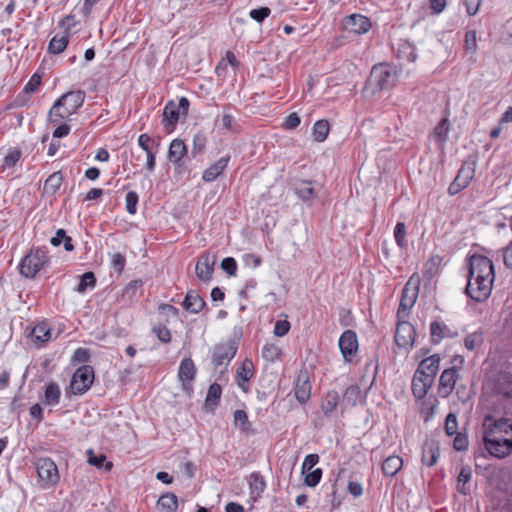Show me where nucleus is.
Here are the masks:
<instances>
[{
  "instance_id": "obj_40",
  "label": "nucleus",
  "mask_w": 512,
  "mask_h": 512,
  "mask_svg": "<svg viewBox=\"0 0 512 512\" xmlns=\"http://www.w3.org/2000/svg\"><path fill=\"white\" fill-rule=\"evenodd\" d=\"M446 326L444 324L439 323L438 321H433L430 324V335L431 340L434 344L439 343L445 337Z\"/></svg>"
},
{
  "instance_id": "obj_32",
  "label": "nucleus",
  "mask_w": 512,
  "mask_h": 512,
  "mask_svg": "<svg viewBox=\"0 0 512 512\" xmlns=\"http://www.w3.org/2000/svg\"><path fill=\"white\" fill-rule=\"evenodd\" d=\"M447 118H442L441 122L438 126L435 127L431 139L435 141L438 148L443 149L446 141V136L448 133V126L446 124Z\"/></svg>"
},
{
  "instance_id": "obj_23",
  "label": "nucleus",
  "mask_w": 512,
  "mask_h": 512,
  "mask_svg": "<svg viewBox=\"0 0 512 512\" xmlns=\"http://www.w3.org/2000/svg\"><path fill=\"white\" fill-rule=\"evenodd\" d=\"M205 305L204 300L193 290H189L183 301V307L186 311L191 313L200 312Z\"/></svg>"
},
{
  "instance_id": "obj_12",
  "label": "nucleus",
  "mask_w": 512,
  "mask_h": 512,
  "mask_svg": "<svg viewBox=\"0 0 512 512\" xmlns=\"http://www.w3.org/2000/svg\"><path fill=\"white\" fill-rule=\"evenodd\" d=\"M339 348L345 362H350L358 352L357 335L352 330H346L339 338Z\"/></svg>"
},
{
  "instance_id": "obj_47",
  "label": "nucleus",
  "mask_w": 512,
  "mask_h": 512,
  "mask_svg": "<svg viewBox=\"0 0 512 512\" xmlns=\"http://www.w3.org/2000/svg\"><path fill=\"white\" fill-rule=\"evenodd\" d=\"M304 483L309 487H315L321 480L322 470L320 468L307 471L305 474Z\"/></svg>"
},
{
  "instance_id": "obj_36",
  "label": "nucleus",
  "mask_w": 512,
  "mask_h": 512,
  "mask_svg": "<svg viewBox=\"0 0 512 512\" xmlns=\"http://www.w3.org/2000/svg\"><path fill=\"white\" fill-rule=\"evenodd\" d=\"M296 194L303 200V201H310L314 198L315 193L314 189L311 186L310 181H301L296 185Z\"/></svg>"
},
{
  "instance_id": "obj_17",
  "label": "nucleus",
  "mask_w": 512,
  "mask_h": 512,
  "mask_svg": "<svg viewBox=\"0 0 512 512\" xmlns=\"http://www.w3.org/2000/svg\"><path fill=\"white\" fill-rule=\"evenodd\" d=\"M216 262L215 256L210 255H202L199 260L197 261L195 272L197 277L202 281H208L210 280L212 273H213V267Z\"/></svg>"
},
{
  "instance_id": "obj_14",
  "label": "nucleus",
  "mask_w": 512,
  "mask_h": 512,
  "mask_svg": "<svg viewBox=\"0 0 512 512\" xmlns=\"http://www.w3.org/2000/svg\"><path fill=\"white\" fill-rule=\"evenodd\" d=\"M236 352L237 346L233 341L217 345L213 352V363L215 367L228 365L236 355Z\"/></svg>"
},
{
  "instance_id": "obj_28",
  "label": "nucleus",
  "mask_w": 512,
  "mask_h": 512,
  "mask_svg": "<svg viewBox=\"0 0 512 512\" xmlns=\"http://www.w3.org/2000/svg\"><path fill=\"white\" fill-rule=\"evenodd\" d=\"M222 394L221 386L217 383L210 385L205 399V408L213 411L218 405Z\"/></svg>"
},
{
  "instance_id": "obj_35",
  "label": "nucleus",
  "mask_w": 512,
  "mask_h": 512,
  "mask_svg": "<svg viewBox=\"0 0 512 512\" xmlns=\"http://www.w3.org/2000/svg\"><path fill=\"white\" fill-rule=\"evenodd\" d=\"M472 470L470 467H462L461 471L457 478V489L462 494H467L469 492V487H467V483L471 480Z\"/></svg>"
},
{
  "instance_id": "obj_2",
  "label": "nucleus",
  "mask_w": 512,
  "mask_h": 512,
  "mask_svg": "<svg viewBox=\"0 0 512 512\" xmlns=\"http://www.w3.org/2000/svg\"><path fill=\"white\" fill-rule=\"evenodd\" d=\"M484 427V443L488 452L497 458L509 455L512 450V424L509 420H493L492 416H486Z\"/></svg>"
},
{
  "instance_id": "obj_64",
  "label": "nucleus",
  "mask_w": 512,
  "mask_h": 512,
  "mask_svg": "<svg viewBox=\"0 0 512 512\" xmlns=\"http://www.w3.org/2000/svg\"><path fill=\"white\" fill-rule=\"evenodd\" d=\"M503 258L506 267L512 269V241L504 249Z\"/></svg>"
},
{
  "instance_id": "obj_45",
  "label": "nucleus",
  "mask_w": 512,
  "mask_h": 512,
  "mask_svg": "<svg viewBox=\"0 0 512 512\" xmlns=\"http://www.w3.org/2000/svg\"><path fill=\"white\" fill-rule=\"evenodd\" d=\"M394 237L396 243L401 247L404 248L407 246V240H406V226L403 222H398L396 224L395 230H394Z\"/></svg>"
},
{
  "instance_id": "obj_51",
  "label": "nucleus",
  "mask_w": 512,
  "mask_h": 512,
  "mask_svg": "<svg viewBox=\"0 0 512 512\" xmlns=\"http://www.w3.org/2000/svg\"><path fill=\"white\" fill-rule=\"evenodd\" d=\"M222 269L230 276H234L237 270V263L234 258L227 257L221 262Z\"/></svg>"
},
{
  "instance_id": "obj_18",
  "label": "nucleus",
  "mask_w": 512,
  "mask_h": 512,
  "mask_svg": "<svg viewBox=\"0 0 512 512\" xmlns=\"http://www.w3.org/2000/svg\"><path fill=\"white\" fill-rule=\"evenodd\" d=\"M440 364V357L438 354H434L428 358H425L422 360L419 364L418 369L416 370L417 373H420V375H423L430 380L434 381V377L438 372Z\"/></svg>"
},
{
  "instance_id": "obj_15",
  "label": "nucleus",
  "mask_w": 512,
  "mask_h": 512,
  "mask_svg": "<svg viewBox=\"0 0 512 512\" xmlns=\"http://www.w3.org/2000/svg\"><path fill=\"white\" fill-rule=\"evenodd\" d=\"M196 367L191 358H184L179 367L178 378L182 383L183 390L187 393L192 392V382L195 378Z\"/></svg>"
},
{
  "instance_id": "obj_58",
  "label": "nucleus",
  "mask_w": 512,
  "mask_h": 512,
  "mask_svg": "<svg viewBox=\"0 0 512 512\" xmlns=\"http://www.w3.org/2000/svg\"><path fill=\"white\" fill-rule=\"evenodd\" d=\"M21 152L17 149L11 150L4 158L5 165L8 167L14 166L20 159Z\"/></svg>"
},
{
  "instance_id": "obj_39",
  "label": "nucleus",
  "mask_w": 512,
  "mask_h": 512,
  "mask_svg": "<svg viewBox=\"0 0 512 512\" xmlns=\"http://www.w3.org/2000/svg\"><path fill=\"white\" fill-rule=\"evenodd\" d=\"M329 133V123L326 120H319L314 124L313 136L318 142L324 141Z\"/></svg>"
},
{
  "instance_id": "obj_3",
  "label": "nucleus",
  "mask_w": 512,
  "mask_h": 512,
  "mask_svg": "<svg viewBox=\"0 0 512 512\" xmlns=\"http://www.w3.org/2000/svg\"><path fill=\"white\" fill-rule=\"evenodd\" d=\"M84 92L70 91L63 94L51 107L48 113L50 123L59 124L73 115L84 103Z\"/></svg>"
},
{
  "instance_id": "obj_53",
  "label": "nucleus",
  "mask_w": 512,
  "mask_h": 512,
  "mask_svg": "<svg viewBox=\"0 0 512 512\" xmlns=\"http://www.w3.org/2000/svg\"><path fill=\"white\" fill-rule=\"evenodd\" d=\"M453 447L457 451L466 450L468 447V438L466 434L457 433L453 440Z\"/></svg>"
},
{
  "instance_id": "obj_42",
  "label": "nucleus",
  "mask_w": 512,
  "mask_h": 512,
  "mask_svg": "<svg viewBox=\"0 0 512 512\" xmlns=\"http://www.w3.org/2000/svg\"><path fill=\"white\" fill-rule=\"evenodd\" d=\"M95 284L96 279L94 274L92 272H86L81 276L76 291L79 293H83L87 288H93Z\"/></svg>"
},
{
  "instance_id": "obj_43",
  "label": "nucleus",
  "mask_w": 512,
  "mask_h": 512,
  "mask_svg": "<svg viewBox=\"0 0 512 512\" xmlns=\"http://www.w3.org/2000/svg\"><path fill=\"white\" fill-rule=\"evenodd\" d=\"M442 262L443 258L438 255L430 257V259L425 264V274L428 275L429 277L435 275L438 272L440 266L442 265Z\"/></svg>"
},
{
  "instance_id": "obj_26",
  "label": "nucleus",
  "mask_w": 512,
  "mask_h": 512,
  "mask_svg": "<svg viewBox=\"0 0 512 512\" xmlns=\"http://www.w3.org/2000/svg\"><path fill=\"white\" fill-rule=\"evenodd\" d=\"M31 339L38 345H42L51 337L50 328L46 322L38 323L31 331Z\"/></svg>"
},
{
  "instance_id": "obj_33",
  "label": "nucleus",
  "mask_w": 512,
  "mask_h": 512,
  "mask_svg": "<svg viewBox=\"0 0 512 512\" xmlns=\"http://www.w3.org/2000/svg\"><path fill=\"white\" fill-rule=\"evenodd\" d=\"M70 34H63L61 36L55 35L49 43L48 50L52 54L62 53L69 42Z\"/></svg>"
},
{
  "instance_id": "obj_38",
  "label": "nucleus",
  "mask_w": 512,
  "mask_h": 512,
  "mask_svg": "<svg viewBox=\"0 0 512 512\" xmlns=\"http://www.w3.org/2000/svg\"><path fill=\"white\" fill-rule=\"evenodd\" d=\"M281 355V349L273 344V343H266L262 348V357L269 362H275L280 358Z\"/></svg>"
},
{
  "instance_id": "obj_34",
  "label": "nucleus",
  "mask_w": 512,
  "mask_h": 512,
  "mask_svg": "<svg viewBox=\"0 0 512 512\" xmlns=\"http://www.w3.org/2000/svg\"><path fill=\"white\" fill-rule=\"evenodd\" d=\"M61 391L58 384L51 382L46 386L44 403L46 405H57L59 403Z\"/></svg>"
},
{
  "instance_id": "obj_59",
  "label": "nucleus",
  "mask_w": 512,
  "mask_h": 512,
  "mask_svg": "<svg viewBox=\"0 0 512 512\" xmlns=\"http://www.w3.org/2000/svg\"><path fill=\"white\" fill-rule=\"evenodd\" d=\"M154 332L161 342H163V343L170 342L171 334H170V331L165 326L155 327Z\"/></svg>"
},
{
  "instance_id": "obj_5",
  "label": "nucleus",
  "mask_w": 512,
  "mask_h": 512,
  "mask_svg": "<svg viewBox=\"0 0 512 512\" xmlns=\"http://www.w3.org/2000/svg\"><path fill=\"white\" fill-rule=\"evenodd\" d=\"M493 393L494 402L512 400V375L508 372H498L493 375L486 385Z\"/></svg>"
},
{
  "instance_id": "obj_4",
  "label": "nucleus",
  "mask_w": 512,
  "mask_h": 512,
  "mask_svg": "<svg viewBox=\"0 0 512 512\" xmlns=\"http://www.w3.org/2000/svg\"><path fill=\"white\" fill-rule=\"evenodd\" d=\"M420 288V277L416 274L412 275L405 284L401 300L397 312L398 319H406L412 307L415 305L418 298Z\"/></svg>"
},
{
  "instance_id": "obj_24",
  "label": "nucleus",
  "mask_w": 512,
  "mask_h": 512,
  "mask_svg": "<svg viewBox=\"0 0 512 512\" xmlns=\"http://www.w3.org/2000/svg\"><path fill=\"white\" fill-rule=\"evenodd\" d=\"M179 106L174 101H169L163 110V124L172 130L179 120Z\"/></svg>"
},
{
  "instance_id": "obj_1",
  "label": "nucleus",
  "mask_w": 512,
  "mask_h": 512,
  "mask_svg": "<svg viewBox=\"0 0 512 512\" xmlns=\"http://www.w3.org/2000/svg\"><path fill=\"white\" fill-rule=\"evenodd\" d=\"M467 295L477 301H485L492 292L495 279L492 261L483 255H473L469 262Z\"/></svg>"
},
{
  "instance_id": "obj_49",
  "label": "nucleus",
  "mask_w": 512,
  "mask_h": 512,
  "mask_svg": "<svg viewBox=\"0 0 512 512\" xmlns=\"http://www.w3.org/2000/svg\"><path fill=\"white\" fill-rule=\"evenodd\" d=\"M126 210L129 214L134 215L137 211L138 195L134 191L126 194Z\"/></svg>"
},
{
  "instance_id": "obj_48",
  "label": "nucleus",
  "mask_w": 512,
  "mask_h": 512,
  "mask_svg": "<svg viewBox=\"0 0 512 512\" xmlns=\"http://www.w3.org/2000/svg\"><path fill=\"white\" fill-rule=\"evenodd\" d=\"M465 50L468 53L475 54L477 50V38H476V31L470 30L467 31L465 34Z\"/></svg>"
},
{
  "instance_id": "obj_10",
  "label": "nucleus",
  "mask_w": 512,
  "mask_h": 512,
  "mask_svg": "<svg viewBox=\"0 0 512 512\" xmlns=\"http://www.w3.org/2000/svg\"><path fill=\"white\" fill-rule=\"evenodd\" d=\"M396 80L395 71L386 64L374 66L371 71L370 82L375 84L379 90L392 87Z\"/></svg>"
},
{
  "instance_id": "obj_22",
  "label": "nucleus",
  "mask_w": 512,
  "mask_h": 512,
  "mask_svg": "<svg viewBox=\"0 0 512 512\" xmlns=\"http://www.w3.org/2000/svg\"><path fill=\"white\" fill-rule=\"evenodd\" d=\"M432 383L433 381L429 378L415 372L412 380V391L414 396L419 399L423 398L427 394Z\"/></svg>"
},
{
  "instance_id": "obj_57",
  "label": "nucleus",
  "mask_w": 512,
  "mask_h": 512,
  "mask_svg": "<svg viewBox=\"0 0 512 512\" xmlns=\"http://www.w3.org/2000/svg\"><path fill=\"white\" fill-rule=\"evenodd\" d=\"M290 330V323L287 320H279L275 323L274 334L277 337L285 336Z\"/></svg>"
},
{
  "instance_id": "obj_29",
  "label": "nucleus",
  "mask_w": 512,
  "mask_h": 512,
  "mask_svg": "<svg viewBox=\"0 0 512 512\" xmlns=\"http://www.w3.org/2000/svg\"><path fill=\"white\" fill-rule=\"evenodd\" d=\"M402 466L403 460L401 457L389 456L384 460L382 470L385 475L392 477L398 473Z\"/></svg>"
},
{
  "instance_id": "obj_52",
  "label": "nucleus",
  "mask_w": 512,
  "mask_h": 512,
  "mask_svg": "<svg viewBox=\"0 0 512 512\" xmlns=\"http://www.w3.org/2000/svg\"><path fill=\"white\" fill-rule=\"evenodd\" d=\"M271 13V10L268 7H261L258 9H253L250 11V17L261 23L265 18H267Z\"/></svg>"
},
{
  "instance_id": "obj_7",
  "label": "nucleus",
  "mask_w": 512,
  "mask_h": 512,
  "mask_svg": "<svg viewBox=\"0 0 512 512\" xmlns=\"http://www.w3.org/2000/svg\"><path fill=\"white\" fill-rule=\"evenodd\" d=\"M47 262V256L41 249L32 250L20 263V273L26 278H33Z\"/></svg>"
},
{
  "instance_id": "obj_63",
  "label": "nucleus",
  "mask_w": 512,
  "mask_h": 512,
  "mask_svg": "<svg viewBox=\"0 0 512 512\" xmlns=\"http://www.w3.org/2000/svg\"><path fill=\"white\" fill-rule=\"evenodd\" d=\"M300 124V118L296 113H291L288 117H286L284 122V127L286 129H295Z\"/></svg>"
},
{
  "instance_id": "obj_62",
  "label": "nucleus",
  "mask_w": 512,
  "mask_h": 512,
  "mask_svg": "<svg viewBox=\"0 0 512 512\" xmlns=\"http://www.w3.org/2000/svg\"><path fill=\"white\" fill-rule=\"evenodd\" d=\"M88 455V463L97 468H101L106 460L104 455H94L91 450L88 452Z\"/></svg>"
},
{
  "instance_id": "obj_8",
  "label": "nucleus",
  "mask_w": 512,
  "mask_h": 512,
  "mask_svg": "<svg viewBox=\"0 0 512 512\" xmlns=\"http://www.w3.org/2000/svg\"><path fill=\"white\" fill-rule=\"evenodd\" d=\"M94 380V371L92 367L84 365L78 368L71 379L70 390L75 395L85 393Z\"/></svg>"
},
{
  "instance_id": "obj_20",
  "label": "nucleus",
  "mask_w": 512,
  "mask_h": 512,
  "mask_svg": "<svg viewBox=\"0 0 512 512\" xmlns=\"http://www.w3.org/2000/svg\"><path fill=\"white\" fill-rule=\"evenodd\" d=\"M440 455L439 443L435 440H427L423 445L422 461L427 466H433Z\"/></svg>"
},
{
  "instance_id": "obj_46",
  "label": "nucleus",
  "mask_w": 512,
  "mask_h": 512,
  "mask_svg": "<svg viewBox=\"0 0 512 512\" xmlns=\"http://www.w3.org/2000/svg\"><path fill=\"white\" fill-rule=\"evenodd\" d=\"M482 342H483L482 333L479 331H476V332H473V333L467 335L464 340L465 347L470 351L474 350Z\"/></svg>"
},
{
  "instance_id": "obj_11",
  "label": "nucleus",
  "mask_w": 512,
  "mask_h": 512,
  "mask_svg": "<svg viewBox=\"0 0 512 512\" xmlns=\"http://www.w3.org/2000/svg\"><path fill=\"white\" fill-rule=\"evenodd\" d=\"M342 27L345 31L357 35L367 33L371 27V20L362 14H351L342 19Z\"/></svg>"
},
{
  "instance_id": "obj_61",
  "label": "nucleus",
  "mask_w": 512,
  "mask_h": 512,
  "mask_svg": "<svg viewBox=\"0 0 512 512\" xmlns=\"http://www.w3.org/2000/svg\"><path fill=\"white\" fill-rule=\"evenodd\" d=\"M347 489L353 497H360L363 494V486L357 481H350Z\"/></svg>"
},
{
  "instance_id": "obj_16",
  "label": "nucleus",
  "mask_w": 512,
  "mask_h": 512,
  "mask_svg": "<svg viewBox=\"0 0 512 512\" xmlns=\"http://www.w3.org/2000/svg\"><path fill=\"white\" fill-rule=\"evenodd\" d=\"M475 174L474 168L472 164H464L459 169L457 176L453 180L452 183H450V195L451 194H457L462 189L467 187L470 183V181L473 179Z\"/></svg>"
},
{
  "instance_id": "obj_6",
  "label": "nucleus",
  "mask_w": 512,
  "mask_h": 512,
  "mask_svg": "<svg viewBox=\"0 0 512 512\" xmlns=\"http://www.w3.org/2000/svg\"><path fill=\"white\" fill-rule=\"evenodd\" d=\"M36 472L44 489L54 487L60 480L56 464L49 458H39L35 462Z\"/></svg>"
},
{
  "instance_id": "obj_56",
  "label": "nucleus",
  "mask_w": 512,
  "mask_h": 512,
  "mask_svg": "<svg viewBox=\"0 0 512 512\" xmlns=\"http://www.w3.org/2000/svg\"><path fill=\"white\" fill-rule=\"evenodd\" d=\"M126 259L121 253H115L111 256V266L118 272L124 270Z\"/></svg>"
},
{
  "instance_id": "obj_44",
  "label": "nucleus",
  "mask_w": 512,
  "mask_h": 512,
  "mask_svg": "<svg viewBox=\"0 0 512 512\" xmlns=\"http://www.w3.org/2000/svg\"><path fill=\"white\" fill-rule=\"evenodd\" d=\"M398 57L405 58L408 62H415L416 54L414 48L407 42L399 45Z\"/></svg>"
},
{
  "instance_id": "obj_55",
  "label": "nucleus",
  "mask_w": 512,
  "mask_h": 512,
  "mask_svg": "<svg viewBox=\"0 0 512 512\" xmlns=\"http://www.w3.org/2000/svg\"><path fill=\"white\" fill-rule=\"evenodd\" d=\"M40 84H41V76L38 75V74H34L30 78L28 83L24 86L23 91L25 93H34L35 91H37V89L39 88Z\"/></svg>"
},
{
  "instance_id": "obj_54",
  "label": "nucleus",
  "mask_w": 512,
  "mask_h": 512,
  "mask_svg": "<svg viewBox=\"0 0 512 512\" xmlns=\"http://www.w3.org/2000/svg\"><path fill=\"white\" fill-rule=\"evenodd\" d=\"M319 456L317 454H309L304 458L302 463V474L312 470V468L318 463Z\"/></svg>"
},
{
  "instance_id": "obj_27",
  "label": "nucleus",
  "mask_w": 512,
  "mask_h": 512,
  "mask_svg": "<svg viewBox=\"0 0 512 512\" xmlns=\"http://www.w3.org/2000/svg\"><path fill=\"white\" fill-rule=\"evenodd\" d=\"M186 145L180 139H174L169 146L168 159L178 163L186 154Z\"/></svg>"
},
{
  "instance_id": "obj_19",
  "label": "nucleus",
  "mask_w": 512,
  "mask_h": 512,
  "mask_svg": "<svg viewBox=\"0 0 512 512\" xmlns=\"http://www.w3.org/2000/svg\"><path fill=\"white\" fill-rule=\"evenodd\" d=\"M254 373V366L251 360L245 359L241 366L237 369L236 382L238 386L243 390H248V382L252 378Z\"/></svg>"
},
{
  "instance_id": "obj_50",
  "label": "nucleus",
  "mask_w": 512,
  "mask_h": 512,
  "mask_svg": "<svg viewBox=\"0 0 512 512\" xmlns=\"http://www.w3.org/2000/svg\"><path fill=\"white\" fill-rule=\"evenodd\" d=\"M234 423L242 430H247L249 426L248 417L245 411L236 410L234 412Z\"/></svg>"
},
{
  "instance_id": "obj_60",
  "label": "nucleus",
  "mask_w": 512,
  "mask_h": 512,
  "mask_svg": "<svg viewBox=\"0 0 512 512\" xmlns=\"http://www.w3.org/2000/svg\"><path fill=\"white\" fill-rule=\"evenodd\" d=\"M450 363L453 364V366L450 367V381L453 380V384H454L456 381V368L461 366L464 363V358L460 355H456L452 358Z\"/></svg>"
},
{
  "instance_id": "obj_9",
  "label": "nucleus",
  "mask_w": 512,
  "mask_h": 512,
  "mask_svg": "<svg viewBox=\"0 0 512 512\" xmlns=\"http://www.w3.org/2000/svg\"><path fill=\"white\" fill-rule=\"evenodd\" d=\"M417 333L415 327L406 321V319H398L395 342L396 345L404 350H409L414 346Z\"/></svg>"
},
{
  "instance_id": "obj_13",
  "label": "nucleus",
  "mask_w": 512,
  "mask_h": 512,
  "mask_svg": "<svg viewBox=\"0 0 512 512\" xmlns=\"http://www.w3.org/2000/svg\"><path fill=\"white\" fill-rule=\"evenodd\" d=\"M311 389L308 372L306 370L299 371L294 381V395L296 400L300 404L307 403L311 396Z\"/></svg>"
},
{
  "instance_id": "obj_30",
  "label": "nucleus",
  "mask_w": 512,
  "mask_h": 512,
  "mask_svg": "<svg viewBox=\"0 0 512 512\" xmlns=\"http://www.w3.org/2000/svg\"><path fill=\"white\" fill-rule=\"evenodd\" d=\"M63 181L61 172L52 173L44 182L43 193L46 195H54L60 188Z\"/></svg>"
},
{
  "instance_id": "obj_37",
  "label": "nucleus",
  "mask_w": 512,
  "mask_h": 512,
  "mask_svg": "<svg viewBox=\"0 0 512 512\" xmlns=\"http://www.w3.org/2000/svg\"><path fill=\"white\" fill-rule=\"evenodd\" d=\"M362 399V393L358 386H350L345 390L344 396H343V402L355 406L357 405Z\"/></svg>"
},
{
  "instance_id": "obj_31",
  "label": "nucleus",
  "mask_w": 512,
  "mask_h": 512,
  "mask_svg": "<svg viewBox=\"0 0 512 512\" xmlns=\"http://www.w3.org/2000/svg\"><path fill=\"white\" fill-rule=\"evenodd\" d=\"M157 505L165 512H175L178 508V499L174 493L168 492L160 496Z\"/></svg>"
},
{
  "instance_id": "obj_41",
  "label": "nucleus",
  "mask_w": 512,
  "mask_h": 512,
  "mask_svg": "<svg viewBox=\"0 0 512 512\" xmlns=\"http://www.w3.org/2000/svg\"><path fill=\"white\" fill-rule=\"evenodd\" d=\"M266 484L263 477L259 474H252L250 477L251 494L259 496L265 489Z\"/></svg>"
},
{
  "instance_id": "obj_21",
  "label": "nucleus",
  "mask_w": 512,
  "mask_h": 512,
  "mask_svg": "<svg viewBox=\"0 0 512 512\" xmlns=\"http://www.w3.org/2000/svg\"><path fill=\"white\" fill-rule=\"evenodd\" d=\"M229 160H230V157L226 156V157L220 158L218 161L211 164L203 172L202 179L205 182H212L213 180H215L219 175H221L223 173V171L225 170V168L228 165Z\"/></svg>"
},
{
  "instance_id": "obj_25",
  "label": "nucleus",
  "mask_w": 512,
  "mask_h": 512,
  "mask_svg": "<svg viewBox=\"0 0 512 512\" xmlns=\"http://www.w3.org/2000/svg\"><path fill=\"white\" fill-rule=\"evenodd\" d=\"M339 404V394L336 391H329L321 400V411L325 416H330Z\"/></svg>"
}]
</instances>
